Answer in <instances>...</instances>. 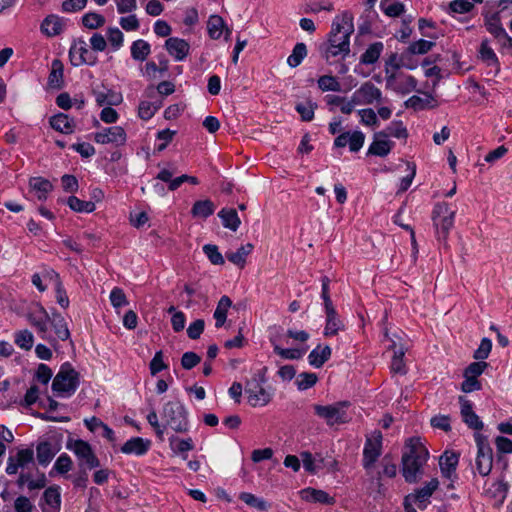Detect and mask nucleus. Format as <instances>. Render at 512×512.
Here are the masks:
<instances>
[{
    "label": "nucleus",
    "instance_id": "nucleus-1",
    "mask_svg": "<svg viewBox=\"0 0 512 512\" xmlns=\"http://www.w3.org/2000/svg\"><path fill=\"white\" fill-rule=\"evenodd\" d=\"M407 451L402 455V474L406 482L414 483L422 474V467L427 462L429 452L418 437H411L406 442Z\"/></svg>",
    "mask_w": 512,
    "mask_h": 512
},
{
    "label": "nucleus",
    "instance_id": "nucleus-2",
    "mask_svg": "<svg viewBox=\"0 0 512 512\" xmlns=\"http://www.w3.org/2000/svg\"><path fill=\"white\" fill-rule=\"evenodd\" d=\"M79 384L80 374L71 363L65 362L53 379L52 390L58 397H70L76 392Z\"/></svg>",
    "mask_w": 512,
    "mask_h": 512
},
{
    "label": "nucleus",
    "instance_id": "nucleus-3",
    "mask_svg": "<svg viewBox=\"0 0 512 512\" xmlns=\"http://www.w3.org/2000/svg\"><path fill=\"white\" fill-rule=\"evenodd\" d=\"M353 31V17L345 12L334 19L327 42L337 45L339 50L343 49L344 56H347L350 53V35Z\"/></svg>",
    "mask_w": 512,
    "mask_h": 512
},
{
    "label": "nucleus",
    "instance_id": "nucleus-4",
    "mask_svg": "<svg viewBox=\"0 0 512 512\" xmlns=\"http://www.w3.org/2000/svg\"><path fill=\"white\" fill-rule=\"evenodd\" d=\"M162 417L175 432L183 433L189 429L188 412L179 400L168 401L163 406Z\"/></svg>",
    "mask_w": 512,
    "mask_h": 512
},
{
    "label": "nucleus",
    "instance_id": "nucleus-5",
    "mask_svg": "<svg viewBox=\"0 0 512 512\" xmlns=\"http://www.w3.org/2000/svg\"><path fill=\"white\" fill-rule=\"evenodd\" d=\"M350 406L348 401H339L330 405L313 406L314 413L325 421L328 426L344 424L349 421L347 408Z\"/></svg>",
    "mask_w": 512,
    "mask_h": 512
},
{
    "label": "nucleus",
    "instance_id": "nucleus-6",
    "mask_svg": "<svg viewBox=\"0 0 512 512\" xmlns=\"http://www.w3.org/2000/svg\"><path fill=\"white\" fill-rule=\"evenodd\" d=\"M455 210L449 204L442 202L435 205L432 212V220L439 241H446L454 224Z\"/></svg>",
    "mask_w": 512,
    "mask_h": 512
},
{
    "label": "nucleus",
    "instance_id": "nucleus-7",
    "mask_svg": "<svg viewBox=\"0 0 512 512\" xmlns=\"http://www.w3.org/2000/svg\"><path fill=\"white\" fill-rule=\"evenodd\" d=\"M67 448L76 455L79 469L92 470L100 466V461L88 442L77 439L69 442Z\"/></svg>",
    "mask_w": 512,
    "mask_h": 512
},
{
    "label": "nucleus",
    "instance_id": "nucleus-8",
    "mask_svg": "<svg viewBox=\"0 0 512 512\" xmlns=\"http://www.w3.org/2000/svg\"><path fill=\"white\" fill-rule=\"evenodd\" d=\"M382 440L383 436L379 430H375L370 435L366 436L363 448L362 466L367 472L374 467L382 454Z\"/></svg>",
    "mask_w": 512,
    "mask_h": 512
},
{
    "label": "nucleus",
    "instance_id": "nucleus-9",
    "mask_svg": "<svg viewBox=\"0 0 512 512\" xmlns=\"http://www.w3.org/2000/svg\"><path fill=\"white\" fill-rule=\"evenodd\" d=\"M475 442L477 445V457L475 460L477 472L485 477L488 476L493 466L492 449L487 443L486 437L480 433H475Z\"/></svg>",
    "mask_w": 512,
    "mask_h": 512
},
{
    "label": "nucleus",
    "instance_id": "nucleus-10",
    "mask_svg": "<svg viewBox=\"0 0 512 512\" xmlns=\"http://www.w3.org/2000/svg\"><path fill=\"white\" fill-rule=\"evenodd\" d=\"M26 318L42 339L49 340L47 333L50 315L41 303H33L28 309Z\"/></svg>",
    "mask_w": 512,
    "mask_h": 512
},
{
    "label": "nucleus",
    "instance_id": "nucleus-11",
    "mask_svg": "<svg viewBox=\"0 0 512 512\" xmlns=\"http://www.w3.org/2000/svg\"><path fill=\"white\" fill-rule=\"evenodd\" d=\"M69 57L71 64L75 67L84 64L94 66L98 60L94 52L89 50L87 43L82 39H79L70 47Z\"/></svg>",
    "mask_w": 512,
    "mask_h": 512
},
{
    "label": "nucleus",
    "instance_id": "nucleus-12",
    "mask_svg": "<svg viewBox=\"0 0 512 512\" xmlns=\"http://www.w3.org/2000/svg\"><path fill=\"white\" fill-rule=\"evenodd\" d=\"M94 141L98 144L121 146L126 142V132L121 126L107 127L94 134Z\"/></svg>",
    "mask_w": 512,
    "mask_h": 512
},
{
    "label": "nucleus",
    "instance_id": "nucleus-13",
    "mask_svg": "<svg viewBox=\"0 0 512 512\" xmlns=\"http://www.w3.org/2000/svg\"><path fill=\"white\" fill-rule=\"evenodd\" d=\"M458 401L460 404V414L463 422L475 431L483 429L484 424L480 417L473 411V404L464 396H459Z\"/></svg>",
    "mask_w": 512,
    "mask_h": 512
},
{
    "label": "nucleus",
    "instance_id": "nucleus-14",
    "mask_svg": "<svg viewBox=\"0 0 512 512\" xmlns=\"http://www.w3.org/2000/svg\"><path fill=\"white\" fill-rule=\"evenodd\" d=\"M245 393L247 394L249 404L253 407L264 406L271 400V394L256 380L247 384Z\"/></svg>",
    "mask_w": 512,
    "mask_h": 512
},
{
    "label": "nucleus",
    "instance_id": "nucleus-15",
    "mask_svg": "<svg viewBox=\"0 0 512 512\" xmlns=\"http://www.w3.org/2000/svg\"><path fill=\"white\" fill-rule=\"evenodd\" d=\"M60 450L61 445L56 439H48L39 442L36 447L38 463L41 466H47Z\"/></svg>",
    "mask_w": 512,
    "mask_h": 512
},
{
    "label": "nucleus",
    "instance_id": "nucleus-16",
    "mask_svg": "<svg viewBox=\"0 0 512 512\" xmlns=\"http://www.w3.org/2000/svg\"><path fill=\"white\" fill-rule=\"evenodd\" d=\"M387 138L388 133L386 132L375 133L374 140L370 144L367 154L379 157L387 156L394 145V142L388 140Z\"/></svg>",
    "mask_w": 512,
    "mask_h": 512
},
{
    "label": "nucleus",
    "instance_id": "nucleus-17",
    "mask_svg": "<svg viewBox=\"0 0 512 512\" xmlns=\"http://www.w3.org/2000/svg\"><path fill=\"white\" fill-rule=\"evenodd\" d=\"M165 48L176 61H183L189 54L190 45L184 39L170 37L165 41Z\"/></svg>",
    "mask_w": 512,
    "mask_h": 512
},
{
    "label": "nucleus",
    "instance_id": "nucleus-18",
    "mask_svg": "<svg viewBox=\"0 0 512 512\" xmlns=\"http://www.w3.org/2000/svg\"><path fill=\"white\" fill-rule=\"evenodd\" d=\"M151 445L150 440L143 439L141 437H133L126 441L120 448L123 454H134L142 456L147 453Z\"/></svg>",
    "mask_w": 512,
    "mask_h": 512
},
{
    "label": "nucleus",
    "instance_id": "nucleus-19",
    "mask_svg": "<svg viewBox=\"0 0 512 512\" xmlns=\"http://www.w3.org/2000/svg\"><path fill=\"white\" fill-rule=\"evenodd\" d=\"M45 506L42 512H59L61 504L60 488L58 486L48 487L43 493Z\"/></svg>",
    "mask_w": 512,
    "mask_h": 512
},
{
    "label": "nucleus",
    "instance_id": "nucleus-20",
    "mask_svg": "<svg viewBox=\"0 0 512 512\" xmlns=\"http://www.w3.org/2000/svg\"><path fill=\"white\" fill-rule=\"evenodd\" d=\"M301 498L307 502L332 505L335 500L327 492L315 488H305L300 491Z\"/></svg>",
    "mask_w": 512,
    "mask_h": 512
},
{
    "label": "nucleus",
    "instance_id": "nucleus-21",
    "mask_svg": "<svg viewBox=\"0 0 512 512\" xmlns=\"http://www.w3.org/2000/svg\"><path fill=\"white\" fill-rule=\"evenodd\" d=\"M270 342L273 346L274 353L279 355L282 359L298 360V359H301L306 352L305 349L282 348L279 345V336L278 335L271 336Z\"/></svg>",
    "mask_w": 512,
    "mask_h": 512
},
{
    "label": "nucleus",
    "instance_id": "nucleus-22",
    "mask_svg": "<svg viewBox=\"0 0 512 512\" xmlns=\"http://www.w3.org/2000/svg\"><path fill=\"white\" fill-rule=\"evenodd\" d=\"M51 127L63 134H71L75 129V121L64 113H58L49 120Z\"/></svg>",
    "mask_w": 512,
    "mask_h": 512
},
{
    "label": "nucleus",
    "instance_id": "nucleus-23",
    "mask_svg": "<svg viewBox=\"0 0 512 512\" xmlns=\"http://www.w3.org/2000/svg\"><path fill=\"white\" fill-rule=\"evenodd\" d=\"M358 95L362 97V102L371 105L374 102H381L382 92L372 82L367 81L358 88Z\"/></svg>",
    "mask_w": 512,
    "mask_h": 512
},
{
    "label": "nucleus",
    "instance_id": "nucleus-24",
    "mask_svg": "<svg viewBox=\"0 0 512 512\" xmlns=\"http://www.w3.org/2000/svg\"><path fill=\"white\" fill-rule=\"evenodd\" d=\"M29 188L36 193V197L40 201H45L48 194L52 191V183L43 177H31L29 180Z\"/></svg>",
    "mask_w": 512,
    "mask_h": 512
},
{
    "label": "nucleus",
    "instance_id": "nucleus-25",
    "mask_svg": "<svg viewBox=\"0 0 512 512\" xmlns=\"http://www.w3.org/2000/svg\"><path fill=\"white\" fill-rule=\"evenodd\" d=\"M64 28V20L57 15H48L41 23V31L48 37L59 35Z\"/></svg>",
    "mask_w": 512,
    "mask_h": 512
},
{
    "label": "nucleus",
    "instance_id": "nucleus-26",
    "mask_svg": "<svg viewBox=\"0 0 512 512\" xmlns=\"http://www.w3.org/2000/svg\"><path fill=\"white\" fill-rule=\"evenodd\" d=\"M458 462L459 455L457 453L445 451L439 460V465L443 476L451 478L452 474L456 471Z\"/></svg>",
    "mask_w": 512,
    "mask_h": 512
},
{
    "label": "nucleus",
    "instance_id": "nucleus-27",
    "mask_svg": "<svg viewBox=\"0 0 512 512\" xmlns=\"http://www.w3.org/2000/svg\"><path fill=\"white\" fill-rule=\"evenodd\" d=\"M49 324L53 327L57 338L66 341L70 338V331L64 317L58 312H52Z\"/></svg>",
    "mask_w": 512,
    "mask_h": 512
},
{
    "label": "nucleus",
    "instance_id": "nucleus-28",
    "mask_svg": "<svg viewBox=\"0 0 512 512\" xmlns=\"http://www.w3.org/2000/svg\"><path fill=\"white\" fill-rule=\"evenodd\" d=\"M64 65L60 59H54L51 63V71L48 76V84L51 88L60 89L64 84Z\"/></svg>",
    "mask_w": 512,
    "mask_h": 512
},
{
    "label": "nucleus",
    "instance_id": "nucleus-29",
    "mask_svg": "<svg viewBox=\"0 0 512 512\" xmlns=\"http://www.w3.org/2000/svg\"><path fill=\"white\" fill-rule=\"evenodd\" d=\"M331 353V348L328 345L324 347L318 345L308 355L309 364L315 368H320L329 360Z\"/></svg>",
    "mask_w": 512,
    "mask_h": 512
},
{
    "label": "nucleus",
    "instance_id": "nucleus-30",
    "mask_svg": "<svg viewBox=\"0 0 512 512\" xmlns=\"http://www.w3.org/2000/svg\"><path fill=\"white\" fill-rule=\"evenodd\" d=\"M479 58L485 62L488 66L495 67L496 73L500 70V64L498 57L494 50L490 47L488 39L482 40L479 48Z\"/></svg>",
    "mask_w": 512,
    "mask_h": 512
},
{
    "label": "nucleus",
    "instance_id": "nucleus-31",
    "mask_svg": "<svg viewBox=\"0 0 512 512\" xmlns=\"http://www.w3.org/2000/svg\"><path fill=\"white\" fill-rule=\"evenodd\" d=\"M500 13L501 12L499 11H496L492 14H489L486 11H483L482 13L485 18V26L488 32L491 33L496 39L506 31L501 24Z\"/></svg>",
    "mask_w": 512,
    "mask_h": 512
},
{
    "label": "nucleus",
    "instance_id": "nucleus-32",
    "mask_svg": "<svg viewBox=\"0 0 512 512\" xmlns=\"http://www.w3.org/2000/svg\"><path fill=\"white\" fill-rule=\"evenodd\" d=\"M218 217L222 220V224L225 228L231 231H237L241 220L237 214V211L233 208H223L219 211Z\"/></svg>",
    "mask_w": 512,
    "mask_h": 512
},
{
    "label": "nucleus",
    "instance_id": "nucleus-33",
    "mask_svg": "<svg viewBox=\"0 0 512 512\" xmlns=\"http://www.w3.org/2000/svg\"><path fill=\"white\" fill-rule=\"evenodd\" d=\"M390 349H393V351H394V355L392 357L391 365H390L391 371L393 373H397V374H401V375L406 374L407 369H406V365L403 360L404 355H405L404 348L402 346L397 348L396 343L393 342V344L390 346Z\"/></svg>",
    "mask_w": 512,
    "mask_h": 512
},
{
    "label": "nucleus",
    "instance_id": "nucleus-34",
    "mask_svg": "<svg viewBox=\"0 0 512 512\" xmlns=\"http://www.w3.org/2000/svg\"><path fill=\"white\" fill-rule=\"evenodd\" d=\"M215 211V205L210 199L196 201L191 209L193 217L206 219Z\"/></svg>",
    "mask_w": 512,
    "mask_h": 512
},
{
    "label": "nucleus",
    "instance_id": "nucleus-35",
    "mask_svg": "<svg viewBox=\"0 0 512 512\" xmlns=\"http://www.w3.org/2000/svg\"><path fill=\"white\" fill-rule=\"evenodd\" d=\"M95 100L99 106L109 105L116 106L122 102L121 94L113 91H95Z\"/></svg>",
    "mask_w": 512,
    "mask_h": 512
},
{
    "label": "nucleus",
    "instance_id": "nucleus-36",
    "mask_svg": "<svg viewBox=\"0 0 512 512\" xmlns=\"http://www.w3.org/2000/svg\"><path fill=\"white\" fill-rule=\"evenodd\" d=\"M344 327V323L340 320L337 311L326 314L325 336H334L339 331L344 330Z\"/></svg>",
    "mask_w": 512,
    "mask_h": 512
},
{
    "label": "nucleus",
    "instance_id": "nucleus-37",
    "mask_svg": "<svg viewBox=\"0 0 512 512\" xmlns=\"http://www.w3.org/2000/svg\"><path fill=\"white\" fill-rule=\"evenodd\" d=\"M231 299L224 295L220 298L216 310L214 311V318L216 320L215 326L220 328L224 325L227 317V311L231 307Z\"/></svg>",
    "mask_w": 512,
    "mask_h": 512
},
{
    "label": "nucleus",
    "instance_id": "nucleus-38",
    "mask_svg": "<svg viewBox=\"0 0 512 512\" xmlns=\"http://www.w3.org/2000/svg\"><path fill=\"white\" fill-rule=\"evenodd\" d=\"M253 250V245L247 243L239 247L235 252L226 253V258L233 264L243 267L246 263V257Z\"/></svg>",
    "mask_w": 512,
    "mask_h": 512
},
{
    "label": "nucleus",
    "instance_id": "nucleus-39",
    "mask_svg": "<svg viewBox=\"0 0 512 512\" xmlns=\"http://www.w3.org/2000/svg\"><path fill=\"white\" fill-rule=\"evenodd\" d=\"M384 45L382 42H374L368 46L366 51L361 55L360 62L362 64H374L380 57Z\"/></svg>",
    "mask_w": 512,
    "mask_h": 512
},
{
    "label": "nucleus",
    "instance_id": "nucleus-40",
    "mask_svg": "<svg viewBox=\"0 0 512 512\" xmlns=\"http://www.w3.org/2000/svg\"><path fill=\"white\" fill-rule=\"evenodd\" d=\"M239 499L246 505L256 508L259 511H268L271 507V504L265 501L263 498H259L249 492L240 493Z\"/></svg>",
    "mask_w": 512,
    "mask_h": 512
},
{
    "label": "nucleus",
    "instance_id": "nucleus-41",
    "mask_svg": "<svg viewBox=\"0 0 512 512\" xmlns=\"http://www.w3.org/2000/svg\"><path fill=\"white\" fill-rule=\"evenodd\" d=\"M151 52L150 44L142 39L136 40L131 46V56L134 60L144 61Z\"/></svg>",
    "mask_w": 512,
    "mask_h": 512
},
{
    "label": "nucleus",
    "instance_id": "nucleus-42",
    "mask_svg": "<svg viewBox=\"0 0 512 512\" xmlns=\"http://www.w3.org/2000/svg\"><path fill=\"white\" fill-rule=\"evenodd\" d=\"M225 22L219 15H212L207 22V30L210 38L217 40L221 37Z\"/></svg>",
    "mask_w": 512,
    "mask_h": 512
},
{
    "label": "nucleus",
    "instance_id": "nucleus-43",
    "mask_svg": "<svg viewBox=\"0 0 512 512\" xmlns=\"http://www.w3.org/2000/svg\"><path fill=\"white\" fill-rule=\"evenodd\" d=\"M47 276L50 278H55L56 281V301L57 303L64 309L68 308L69 306V298L67 296V293L60 281L59 274L56 273L54 270H50L46 273Z\"/></svg>",
    "mask_w": 512,
    "mask_h": 512
},
{
    "label": "nucleus",
    "instance_id": "nucleus-44",
    "mask_svg": "<svg viewBox=\"0 0 512 512\" xmlns=\"http://www.w3.org/2000/svg\"><path fill=\"white\" fill-rule=\"evenodd\" d=\"M438 487V481L433 479L428 482L424 487L420 488L416 491L415 495H413L414 499L419 502L418 507L423 509L425 506H422V503L428 500L429 497L433 494V492Z\"/></svg>",
    "mask_w": 512,
    "mask_h": 512
},
{
    "label": "nucleus",
    "instance_id": "nucleus-45",
    "mask_svg": "<svg viewBox=\"0 0 512 512\" xmlns=\"http://www.w3.org/2000/svg\"><path fill=\"white\" fill-rule=\"evenodd\" d=\"M307 56V47L304 43H297L290 56L287 59V63L290 67L295 68L301 64L304 58Z\"/></svg>",
    "mask_w": 512,
    "mask_h": 512
},
{
    "label": "nucleus",
    "instance_id": "nucleus-46",
    "mask_svg": "<svg viewBox=\"0 0 512 512\" xmlns=\"http://www.w3.org/2000/svg\"><path fill=\"white\" fill-rule=\"evenodd\" d=\"M68 206L75 212L91 213L95 210V204L92 201H83L76 196H70L67 199Z\"/></svg>",
    "mask_w": 512,
    "mask_h": 512
},
{
    "label": "nucleus",
    "instance_id": "nucleus-47",
    "mask_svg": "<svg viewBox=\"0 0 512 512\" xmlns=\"http://www.w3.org/2000/svg\"><path fill=\"white\" fill-rule=\"evenodd\" d=\"M474 3L481 4L483 0H453L449 4V9L452 13L464 14L474 8Z\"/></svg>",
    "mask_w": 512,
    "mask_h": 512
},
{
    "label": "nucleus",
    "instance_id": "nucleus-48",
    "mask_svg": "<svg viewBox=\"0 0 512 512\" xmlns=\"http://www.w3.org/2000/svg\"><path fill=\"white\" fill-rule=\"evenodd\" d=\"M318 87L323 92L326 91H333V92H340L341 91V84L337 80L335 76L332 75H323L319 77L317 81Z\"/></svg>",
    "mask_w": 512,
    "mask_h": 512
},
{
    "label": "nucleus",
    "instance_id": "nucleus-49",
    "mask_svg": "<svg viewBox=\"0 0 512 512\" xmlns=\"http://www.w3.org/2000/svg\"><path fill=\"white\" fill-rule=\"evenodd\" d=\"M169 444L175 453L183 454L194 449V444L191 438L180 439L176 436H172L169 438Z\"/></svg>",
    "mask_w": 512,
    "mask_h": 512
},
{
    "label": "nucleus",
    "instance_id": "nucleus-50",
    "mask_svg": "<svg viewBox=\"0 0 512 512\" xmlns=\"http://www.w3.org/2000/svg\"><path fill=\"white\" fill-rule=\"evenodd\" d=\"M380 8L389 17H398L404 11V5L397 1L381 0Z\"/></svg>",
    "mask_w": 512,
    "mask_h": 512
},
{
    "label": "nucleus",
    "instance_id": "nucleus-51",
    "mask_svg": "<svg viewBox=\"0 0 512 512\" xmlns=\"http://www.w3.org/2000/svg\"><path fill=\"white\" fill-rule=\"evenodd\" d=\"M82 24L88 29H97L105 24V18L101 14L89 12L83 15Z\"/></svg>",
    "mask_w": 512,
    "mask_h": 512
},
{
    "label": "nucleus",
    "instance_id": "nucleus-52",
    "mask_svg": "<svg viewBox=\"0 0 512 512\" xmlns=\"http://www.w3.org/2000/svg\"><path fill=\"white\" fill-rule=\"evenodd\" d=\"M162 103H151L142 101L138 107V115L143 120H149L154 116L156 111L161 107Z\"/></svg>",
    "mask_w": 512,
    "mask_h": 512
},
{
    "label": "nucleus",
    "instance_id": "nucleus-53",
    "mask_svg": "<svg viewBox=\"0 0 512 512\" xmlns=\"http://www.w3.org/2000/svg\"><path fill=\"white\" fill-rule=\"evenodd\" d=\"M317 108V104L312 101L306 103H298L295 106L296 111L300 114L302 121L309 122L314 118V111Z\"/></svg>",
    "mask_w": 512,
    "mask_h": 512
},
{
    "label": "nucleus",
    "instance_id": "nucleus-54",
    "mask_svg": "<svg viewBox=\"0 0 512 512\" xmlns=\"http://www.w3.org/2000/svg\"><path fill=\"white\" fill-rule=\"evenodd\" d=\"M435 46V42L428 41L424 39H420L415 41L409 45L407 48V53L412 54H425L429 52Z\"/></svg>",
    "mask_w": 512,
    "mask_h": 512
},
{
    "label": "nucleus",
    "instance_id": "nucleus-55",
    "mask_svg": "<svg viewBox=\"0 0 512 512\" xmlns=\"http://www.w3.org/2000/svg\"><path fill=\"white\" fill-rule=\"evenodd\" d=\"M318 377L315 373L303 372L297 376L296 385L301 391L313 387L317 383Z\"/></svg>",
    "mask_w": 512,
    "mask_h": 512
},
{
    "label": "nucleus",
    "instance_id": "nucleus-56",
    "mask_svg": "<svg viewBox=\"0 0 512 512\" xmlns=\"http://www.w3.org/2000/svg\"><path fill=\"white\" fill-rule=\"evenodd\" d=\"M332 43H325L322 46H320V53L321 56L327 61L330 62V59L333 57L341 56L342 58H345L344 56V50Z\"/></svg>",
    "mask_w": 512,
    "mask_h": 512
},
{
    "label": "nucleus",
    "instance_id": "nucleus-57",
    "mask_svg": "<svg viewBox=\"0 0 512 512\" xmlns=\"http://www.w3.org/2000/svg\"><path fill=\"white\" fill-rule=\"evenodd\" d=\"M203 252L214 265H223L225 260L219 252L218 247L214 244H206L203 246Z\"/></svg>",
    "mask_w": 512,
    "mask_h": 512
},
{
    "label": "nucleus",
    "instance_id": "nucleus-58",
    "mask_svg": "<svg viewBox=\"0 0 512 512\" xmlns=\"http://www.w3.org/2000/svg\"><path fill=\"white\" fill-rule=\"evenodd\" d=\"M15 343L22 349L30 350L34 343L33 334L29 330H22L15 334Z\"/></svg>",
    "mask_w": 512,
    "mask_h": 512
},
{
    "label": "nucleus",
    "instance_id": "nucleus-59",
    "mask_svg": "<svg viewBox=\"0 0 512 512\" xmlns=\"http://www.w3.org/2000/svg\"><path fill=\"white\" fill-rule=\"evenodd\" d=\"M383 132L388 133L389 136H393L398 139H405L408 137V131L403 125L402 121H393Z\"/></svg>",
    "mask_w": 512,
    "mask_h": 512
},
{
    "label": "nucleus",
    "instance_id": "nucleus-60",
    "mask_svg": "<svg viewBox=\"0 0 512 512\" xmlns=\"http://www.w3.org/2000/svg\"><path fill=\"white\" fill-rule=\"evenodd\" d=\"M492 349V342L489 338H483L479 347L474 351L473 358L475 360L483 361L488 358Z\"/></svg>",
    "mask_w": 512,
    "mask_h": 512
},
{
    "label": "nucleus",
    "instance_id": "nucleus-61",
    "mask_svg": "<svg viewBox=\"0 0 512 512\" xmlns=\"http://www.w3.org/2000/svg\"><path fill=\"white\" fill-rule=\"evenodd\" d=\"M431 101H433V98L431 96H427V98L424 99L419 96L413 95L405 101V106L407 108H412L414 110H422L428 107Z\"/></svg>",
    "mask_w": 512,
    "mask_h": 512
},
{
    "label": "nucleus",
    "instance_id": "nucleus-62",
    "mask_svg": "<svg viewBox=\"0 0 512 512\" xmlns=\"http://www.w3.org/2000/svg\"><path fill=\"white\" fill-rule=\"evenodd\" d=\"M107 38L114 50H118L123 45L124 35L117 27L107 29Z\"/></svg>",
    "mask_w": 512,
    "mask_h": 512
},
{
    "label": "nucleus",
    "instance_id": "nucleus-63",
    "mask_svg": "<svg viewBox=\"0 0 512 512\" xmlns=\"http://www.w3.org/2000/svg\"><path fill=\"white\" fill-rule=\"evenodd\" d=\"M110 301L114 308H120L128 305L127 297L124 291L119 287H114L110 292Z\"/></svg>",
    "mask_w": 512,
    "mask_h": 512
},
{
    "label": "nucleus",
    "instance_id": "nucleus-64",
    "mask_svg": "<svg viewBox=\"0 0 512 512\" xmlns=\"http://www.w3.org/2000/svg\"><path fill=\"white\" fill-rule=\"evenodd\" d=\"M488 367V363L477 360L476 362L470 363L464 370L463 376H470L472 378H478L484 370Z\"/></svg>",
    "mask_w": 512,
    "mask_h": 512
}]
</instances>
